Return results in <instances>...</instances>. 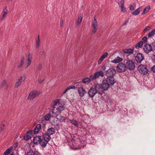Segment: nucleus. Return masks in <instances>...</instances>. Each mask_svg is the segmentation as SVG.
Here are the masks:
<instances>
[{"mask_svg": "<svg viewBox=\"0 0 155 155\" xmlns=\"http://www.w3.org/2000/svg\"><path fill=\"white\" fill-rule=\"evenodd\" d=\"M33 142L35 145H37L39 144L40 146L43 148H45L48 143L42 134L41 136L36 135L33 138Z\"/></svg>", "mask_w": 155, "mask_h": 155, "instance_id": "nucleus-1", "label": "nucleus"}, {"mask_svg": "<svg viewBox=\"0 0 155 155\" xmlns=\"http://www.w3.org/2000/svg\"><path fill=\"white\" fill-rule=\"evenodd\" d=\"M55 129L53 127H51L48 129L47 131L44 134L42 133L48 142L50 141L51 139L50 136L54 134L55 132Z\"/></svg>", "mask_w": 155, "mask_h": 155, "instance_id": "nucleus-2", "label": "nucleus"}, {"mask_svg": "<svg viewBox=\"0 0 155 155\" xmlns=\"http://www.w3.org/2000/svg\"><path fill=\"white\" fill-rule=\"evenodd\" d=\"M148 68V67L145 65L141 64L138 67V70L141 74L145 75L149 72Z\"/></svg>", "mask_w": 155, "mask_h": 155, "instance_id": "nucleus-3", "label": "nucleus"}, {"mask_svg": "<svg viewBox=\"0 0 155 155\" xmlns=\"http://www.w3.org/2000/svg\"><path fill=\"white\" fill-rule=\"evenodd\" d=\"M65 109V107L63 105H61L59 106L58 108L55 109H52L51 110L52 113L56 116H58Z\"/></svg>", "mask_w": 155, "mask_h": 155, "instance_id": "nucleus-4", "label": "nucleus"}, {"mask_svg": "<svg viewBox=\"0 0 155 155\" xmlns=\"http://www.w3.org/2000/svg\"><path fill=\"white\" fill-rule=\"evenodd\" d=\"M126 69L130 71L133 70L135 68V63L131 60H126L125 63Z\"/></svg>", "mask_w": 155, "mask_h": 155, "instance_id": "nucleus-5", "label": "nucleus"}, {"mask_svg": "<svg viewBox=\"0 0 155 155\" xmlns=\"http://www.w3.org/2000/svg\"><path fill=\"white\" fill-rule=\"evenodd\" d=\"M126 69L125 64L122 63L118 64L117 66V70L119 73L124 72Z\"/></svg>", "mask_w": 155, "mask_h": 155, "instance_id": "nucleus-6", "label": "nucleus"}, {"mask_svg": "<svg viewBox=\"0 0 155 155\" xmlns=\"http://www.w3.org/2000/svg\"><path fill=\"white\" fill-rule=\"evenodd\" d=\"M116 73L115 70L113 68H109L106 72V75L107 77H113Z\"/></svg>", "mask_w": 155, "mask_h": 155, "instance_id": "nucleus-7", "label": "nucleus"}, {"mask_svg": "<svg viewBox=\"0 0 155 155\" xmlns=\"http://www.w3.org/2000/svg\"><path fill=\"white\" fill-rule=\"evenodd\" d=\"M39 94L37 91L33 90L31 91L29 93L28 99L30 100H33L35 97Z\"/></svg>", "mask_w": 155, "mask_h": 155, "instance_id": "nucleus-8", "label": "nucleus"}, {"mask_svg": "<svg viewBox=\"0 0 155 155\" xmlns=\"http://www.w3.org/2000/svg\"><path fill=\"white\" fill-rule=\"evenodd\" d=\"M144 59V56L143 54L141 53H137L135 57V61L137 63H140Z\"/></svg>", "mask_w": 155, "mask_h": 155, "instance_id": "nucleus-9", "label": "nucleus"}, {"mask_svg": "<svg viewBox=\"0 0 155 155\" xmlns=\"http://www.w3.org/2000/svg\"><path fill=\"white\" fill-rule=\"evenodd\" d=\"M143 49L145 53L148 54L153 50V48L151 44H146L144 46Z\"/></svg>", "mask_w": 155, "mask_h": 155, "instance_id": "nucleus-10", "label": "nucleus"}, {"mask_svg": "<svg viewBox=\"0 0 155 155\" xmlns=\"http://www.w3.org/2000/svg\"><path fill=\"white\" fill-rule=\"evenodd\" d=\"M106 82L110 86H113L116 82L113 77H107L105 79Z\"/></svg>", "mask_w": 155, "mask_h": 155, "instance_id": "nucleus-11", "label": "nucleus"}, {"mask_svg": "<svg viewBox=\"0 0 155 155\" xmlns=\"http://www.w3.org/2000/svg\"><path fill=\"white\" fill-rule=\"evenodd\" d=\"M97 93L96 90L94 87L91 88L88 92L89 96L91 98L93 97Z\"/></svg>", "mask_w": 155, "mask_h": 155, "instance_id": "nucleus-12", "label": "nucleus"}, {"mask_svg": "<svg viewBox=\"0 0 155 155\" xmlns=\"http://www.w3.org/2000/svg\"><path fill=\"white\" fill-rule=\"evenodd\" d=\"M102 88L104 91H107L110 86V85L106 82L105 80H104L102 83Z\"/></svg>", "mask_w": 155, "mask_h": 155, "instance_id": "nucleus-13", "label": "nucleus"}, {"mask_svg": "<svg viewBox=\"0 0 155 155\" xmlns=\"http://www.w3.org/2000/svg\"><path fill=\"white\" fill-rule=\"evenodd\" d=\"M78 92L81 97H83L86 94V91L82 87H78Z\"/></svg>", "mask_w": 155, "mask_h": 155, "instance_id": "nucleus-14", "label": "nucleus"}, {"mask_svg": "<svg viewBox=\"0 0 155 155\" xmlns=\"http://www.w3.org/2000/svg\"><path fill=\"white\" fill-rule=\"evenodd\" d=\"M51 117V113L46 114L42 118L41 120V121L43 122L44 121L49 120Z\"/></svg>", "mask_w": 155, "mask_h": 155, "instance_id": "nucleus-15", "label": "nucleus"}, {"mask_svg": "<svg viewBox=\"0 0 155 155\" xmlns=\"http://www.w3.org/2000/svg\"><path fill=\"white\" fill-rule=\"evenodd\" d=\"M8 13V10L7 9V6H5V8H4L2 12V15L1 18V21H3L6 17V15Z\"/></svg>", "mask_w": 155, "mask_h": 155, "instance_id": "nucleus-16", "label": "nucleus"}, {"mask_svg": "<svg viewBox=\"0 0 155 155\" xmlns=\"http://www.w3.org/2000/svg\"><path fill=\"white\" fill-rule=\"evenodd\" d=\"M134 49L133 48H125L123 50V52L125 54H132L134 52Z\"/></svg>", "mask_w": 155, "mask_h": 155, "instance_id": "nucleus-17", "label": "nucleus"}, {"mask_svg": "<svg viewBox=\"0 0 155 155\" xmlns=\"http://www.w3.org/2000/svg\"><path fill=\"white\" fill-rule=\"evenodd\" d=\"M104 73L103 72L101 71H99L96 72L95 73V78H97L100 76L101 77H103L104 76Z\"/></svg>", "mask_w": 155, "mask_h": 155, "instance_id": "nucleus-18", "label": "nucleus"}, {"mask_svg": "<svg viewBox=\"0 0 155 155\" xmlns=\"http://www.w3.org/2000/svg\"><path fill=\"white\" fill-rule=\"evenodd\" d=\"M123 59L122 58L118 56L114 60L111 61V62L114 63H117L122 61Z\"/></svg>", "mask_w": 155, "mask_h": 155, "instance_id": "nucleus-19", "label": "nucleus"}, {"mask_svg": "<svg viewBox=\"0 0 155 155\" xmlns=\"http://www.w3.org/2000/svg\"><path fill=\"white\" fill-rule=\"evenodd\" d=\"M108 54L107 52L104 53L100 57L99 60L98 61V64H100L101 62L104 60V59L107 57Z\"/></svg>", "mask_w": 155, "mask_h": 155, "instance_id": "nucleus-20", "label": "nucleus"}, {"mask_svg": "<svg viewBox=\"0 0 155 155\" xmlns=\"http://www.w3.org/2000/svg\"><path fill=\"white\" fill-rule=\"evenodd\" d=\"M59 99H55L51 103V107H52V109H54V108L55 109L56 107H54L59 102Z\"/></svg>", "mask_w": 155, "mask_h": 155, "instance_id": "nucleus-21", "label": "nucleus"}, {"mask_svg": "<svg viewBox=\"0 0 155 155\" xmlns=\"http://www.w3.org/2000/svg\"><path fill=\"white\" fill-rule=\"evenodd\" d=\"M41 125L40 124H38L35 128L34 131L35 134L37 133L41 130Z\"/></svg>", "mask_w": 155, "mask_h": 155, "instance_id": "nucleus-22", "label": "nucleus"}, {"mask_svg": "<svg viewBox=\"0 0 155 155\" xmlns=\"http://www.w3.org/2000/svg\"><path fill=\"white\" fill-rule=\"evenodd\" d=\"M70 123L78 127L79 124V122L77 121L76 120L74 119L70 120H69Z\"/></svg>", "mask_w": 155, "mask_h": 155, "instance_id": "nucleus-23", "label": "nucleus"}, {"mask_svg": "<svg viewBox=\"0 0 155 155\" xmlns=\"http://www.w3.org/2000/svg\"><path fill=\"white\" fill-rule=\"evenodd\" d=\"M24 57H23L21 58L20 62L18 63L17 66L18 68H21L22 65L24 63Z\"/></svg>", "mask_w": 155, "mask_h": 155, "instance_id": "nucleus-24", "label": "nucleus"}, {"mask_svg": "<svg viewBox=\"0 0 155 155\" xmlns=\"http://www.w3.org/2000/svg\"><path fill=\"white\" fill-rule=\"evenodd\" d=\"M12 147H10L9 148L7 149L6 151L4 152L3 154L4 155H8V154L10 153L13 149Z\"/></svg>", "mask_w": 155, "mask_h": 155, "instance_id": "nucleus-25", "label": "nucleus"}, {"mask_svg": "<svg viewBox=\"0 0 155 155\" xmlns=\"http://www.w3.org/2000/svg\"><path fill=\"white\" fill-rule=\"evenodd\" d=\"M91 79L88 78H86L82 79V82L84 84L88 83L91 82Z\"/></svg>", "mask_w": 155, "mask_h": 155, "instance_id": "nucleus-26", "label": "nucleus"}, {"mask_svg": "<svg viewBox=\"0 0 155 155\" xmlns=\"http://www.w3.org/2000/svg\"><path fill=\"white\" fill-rule=\"evenodd\" d=\"M33 153V155H42L41 154L39 153L37 151H35L34 152H33V150H30L28 153V154L30 155L32 154Z\"/></svg>", "mask_w": 155, "mask_h": 155, "instance_id": "nucleus-27", "label": "nucleus"}, {"mask_svg": "<svg viewBox=\"0 0 155 155\" xmlns=\"http://www.w3.org/2000/svg\"><path fill=\"white\" fill-rule=\"evenodd\" d=\"M31 58L30 57V53L28 55V58L27 60V63L26 64V67H25V68H27L31 64V61L30 60Z\"/></svg>", "mask_w": 155, "mask_h": 155, "instance_id": "nucleus-28", "label": "nucleus"}, {"mask_svg": "<svg viewBox=\"0 0 155 155\" xmlns=\"http://www.w3.org/2000/svg\"><path fill=\"white\" fill-rule=\"evenodd\" d=\"M143 44V42L142 41H141L137 43L135 45V47L136 48H141Z\"/></svg>", "mask_w": 155, "mask_h": 155, "instance_id": "nucleus-29", "label": "nucleus"}, {"mask_svg": "<svg viewBox=\"0 0 155 155\" xmlns=\"http://www.w3.org/2000/svg\"><path fill=\"white\" fill-rule=\"evenodd\" d=\"M75 88V87L74 85L68 87L64 91L62 94H65L68 90H70V89H74Z\"/></svg>", "mask_w": 155, "mask_h": 155, "instance_id": "nucleus-30", "label": "nucleus"}, {"mask_svg": "<svg viewBox=\"0 0 155 155\" xmlns=\"http://www.w3.org/2000/svg\"><path fill=\"white\" fill-rule=\"evenodd\" d=\"M6 123V121L5 120H3L1 122V131L3 130Z\"/></svg>", "mask_w": 155, "mask_h": 155, "instance_id": "nucleus-31", "label": "nucleus"}, {"mask_svg": "<svg viewBox=\"0 0 155 155\" xmlns=\"http://www.w3.org/2000/svg\"><path fill=\"white\" fill-rule=\"evenodd\" d=\"M94 88L97 91L100 89H102V84H97L95 85Z\"/></svg>", "mask_w": 155, "mask_h": 155, "instance_id": "nucleus-32", "label": "nucleus"}, {"mask_svg": "<svg viewBox=\"0 0 155 155\" xmlns=\"http://www.w3.org/2000/svg\"><path fill=\"white\" fill-rule=\"evenodd\" d=\"M150 9V5L146 7L143 10L142 15H144L145 13H147Z\"/></svg>", "mask_w": 155, "mask_h": 155, "instance_id": "nucleus-33", "label": "nucleus"}, {"mask_svg": "<svg viewBox=\"0 0 155 155\" xmlns=\"http://www.w3.org/2000/svg\"><path fill=\"white\" fill-rule=\"evenodd\" d=\"M140 12V9L139 8L133 12L132 13V14L134 15H137L139 14Z\"/></svg>", "mask_w": 155, "mask_h": 155, "instance_id": "nucleus-34", "label": "nucleus"}, {"mask_svg": "<svg viewBox=\"0 0 155 155\" xmlns=\"http://www.w3.org/2000/svg\"><path fill=\"white\" fill-rule=\"evenodd\" d=\"M155 34V29H153L150 32H149L148 35L149 37H152Z\"/></svg>", "mask_w": 155, "mask_h": 155, "instance_id": "nucleus-35", "label": "nucleus"}, {"mask_svg": "<svg viewBox=\"0 0 155 155\" xmlns=\"http://www.w3.org/2000/svg\"><path fill=\"white\" fill-rule=\"evenodd\" d=\"M82 17L81 15H80L78 17V18L77 21V25L79 24L81 22L82 20Z\"/></svg>", "mask_w": 155, "mask_h": 155, "instance_id": "nucleus-36", "label": "nucleus"}, {"mask_svg": "<svg viewBox=\"0 0 155 155\" xmlns=\"http://www.w3.org/2000/svg\"><path fill=\"white\" fill-rule=\"evenodd\" d=\"M40 41L39 39V36L38 35V39L36 41V47L37 48H38L39 46Z\"/></svg>", "mask_w": 155, "mask_h": 155, "instance_id": "nucleus-37", "label": "nucleus"}, {"mask_svg": "<svg viewBox=\"0 0 155 155\" xmlns=\"http://www.w3.org/2000/svg\"><path fill=\"white\" fill-rule=\"evenodd\" d=\"M24 138L25 140H28L31 139V137L30 135L27 134V135L24 136Z\"/></svg>", "mask_w": 155, "mask_h": 155, "instance_id": "nucleus-38", "label": "nucleus"}, {"mask_svg": "<svg viewBox=\"0 0 155 155\" xmlns=\"http://www.w3.org/2000/svg\"><path fill=\"white\" fill-rule=\"evenodd\" d=\"M97 93L101 95H102L104 93V90L103 89H100L97 91Z\"/></svg>", "mask_w": 155, "mask_h": 155, "instance_id": "nucleus-39", "label": "nucleus"}, {"mask_svg": "<svg viewBox=\"0 0 155 155\" xmlns=\"http://www.w3.org/2000/svg\"><path fill=\"white\" fill-rule=\"evenodd\" d=\"M25 79V76L21 77L20 78L18 79V81H21V83L24 81Z\"/></svg>", "mask_w": 155, "mask_h": 155, "instance_id": "nucleus-40", "label": "nucleus"}, {"mask_svg": "<svg viewBox=\"0 0 155 155\" xmlns=\"http://www.w3.org/2000/svg\"><path fill=\"white\" fill-rule=\"evenodd\" d=\"M21 81H19L18 80V81L16 82L15 84V87H19L21 84Z\"/></svg>", "mask_w": 155, "mask_h": 155, "instance_id": "nucleus-41", "label": "nucleus"}, {"mask_svg": "<svg viewBox=\"0 0 155 155\" xmlns=\"http://www.w3.org/2000/svg\"><path fill=\"white\" fill-rule=\"evenodd\" d=\"M143 42V43H146L147 41V36H145L142 38V41Z\"/></svg>", "mask_w": 155, "mask_h": 155, "instance_id": "nucleus-42", "label": "nucleus"}, {"mask_svg": "<svg viewBox=\"0 0 155 155\" xmlns=\"http://www.w3.org/2000/svg\"><path fill=\"white\" fill-rule=\"evenodd\" d=\"M120 7L121 11L124 12H125L126 11V8L125 7H124V5H123V7H122V5H121Z\"/></svg>", "mask_w": 155, "mask_h": 155, "instance_id": "nucleus-43", "label": "nucleus"}, {"mask_svg": "<svg viewBox=\"0 0 155 155\" xmlns=\"http://www.w3.org/2000/svg\"><path fill=\"white\" fill-rule=\"evenodd\" d=\"M95 76V74H94V75H91L90 76V78L91 79V80H93L94 79H96L97 78H95L94 77Z\"/></svg>", "mask_w": 155, "mask_h": 155, "instance_id": "nucleus-44", "label": "nucleus"}, {"mask_svg": "<svg viewBox=\"0 0 155 155\" xmlns=\"http://www.w3.org/2000/svg\"><path fill=\"white\" fill-rule=\"evenodd\" d=\"M60 120L61 122H63L65 120V117L63 116H60Z\"/></svg>", "mask_w": 155, "mask_h": 155, "instance_id": "nucleus-45", "label": "nucleus"}, {"mask_svg": "<svg viewBox=\"0 0 155 155\" xmlns=\"http://www.w3.org/2000/svg\"><path fill=\"white\" fill-rule=\"evenodd\" d=\"M34 133V132L32 130H29L27 132V134L29 135H32Z\"/></svg>", "mask_w": 155, "mask_h": 155, "instance_id": "nucleus-46", "label": "nucleus"}, {"mask_svg": "<svg viewBox=\"0 0 155 155\" xmlns=\"http://www.w3.org/2000/svg\"><path fill=\"white\" fill-rule=\"evenodd\" d=\"M42 66L41 64H39L38 66V70L40 71L41 70V68H42Z\"/></svg>", "mask_w": 155, "mask_h": 155, "instance_id": "nucleus-47", "label": "nucleus"}, {"mask_svg": "<svg viewBox=\"0 0 155 155\" xmlns=\"http://www.w3.org/2000/svg\"><path fill=\"white\" fill-rule=\"evenodd\" d=\"M40 54L41 55H45V52L44 50H42L41 51Z\"/></svg>", "mask_w": 155, "mask_h": 155, "instance_id": "nucleus-48", "label": "nucleus"}, {"mask_svg": "<svg viewBox=\"0 0 155 155\" xmlns=\"http://www.w3.org/2000/svg\"><path fill=\"white\" fill-rule=\"evenodd\" d=\"M150 27H149V26H147V27H146L144 29V31H148L149 30H150Z\"/></svg>", "mask_w": 155, "mask_h": 155, "instance_id": "nucleus-49", "label": "nucleus"}, {"mask_svg": "<svg viewBox=\"0 0 155 155\" xmlns=\"http://www.w3.org/2000/svg\"><path fill=\"white\" fill-rule=\"evenodd\" d=\"M97 24V21L96 19V18H94V20L93 21L92 25Z\"/></svg>", "mask_w": 155, "mask_h": 155, "instance_id": "nucleus-50", "label": "nucleus"}, {"mask_svg": "<svg viewBox=\"0 0 155 155\" xmlns=\"http://www.w3.org/2000/svg\"><path fill=\"white\" fill-rule=\"evenodd\" d=\"M45 80V79H38V83H41L43 82Z\"/></svg>", "mask_w": 155, "mask_h": 155, "instance_id": "nucleus-51", "label": "nucleus"}, {"mask_svg": "<svg viewBox=\"0 0 155 155\" xmlns=\"http://www.w3.org/2000/svg\"><path fill=\"white\" fill-rule=\"evenodd\" d=\"M135 8L133 5H131L130 7V9L131 10H134Z\"/></svg>", "mask_w": 155, "mask_h": 155, "instance_id": "nucleus-52", "label": "nucleus"}, {"mask_svg": "<svg viewBox=\"0 0 155 155\" xmlns=\"http://www.w3.org/2000/svg\"><path fill=\"white\" fill-rule=\"evenodd\" d=\"M128 20H127L126 21H125V22L122 24V25H121V26L122 27H123V26H124L125 25H126V24L128 22Z\"/></svg>", "mask_w": 155, "mask_h": 155, "instance_id": "nucleus-53", "label": "nucleus"}, {"mask_svg": "<svg viewBox=\"0 0 155 155\" xmlns=\"http://www.w3.org/2000/svg\"><path fill=\"white\" fill-rule=\"evenodd\" d=\"M9 155H19V154L17 152H13Z\"/></svg>", "mask_w": 155, "mask_h": 155, "instance_id": "nucleus-54", "label": "nucleus"}, {"mask_svg": "<svg viewBox=\"0 0 155 155\" xmlns=\"http://www.w3.org/2000/svg\"><path fill=\"white\" fill-rule=\"evenodd\" d=\"M14 148L16 149L17 147L18 146V143L16 142V143H15L14 144Z\"/></svg>", "mask_w": 155, "mask_h": 155, "instance_id": "nucleus-55", "label": "nucleus"}, {"mask_svg": "<svg viewBox=\"0 0 155 155\" xmlns=\"http://www.w3.org/2000/svg\"><path fill=\"white\" fill-rule=\"evenodd\" d=\"M120 3H121V5H122V7H123V5H124V0H121L120 2Z\"/></svg>", "mask_w": 155, "mask_h": 155, "instance_id": "nucleus-56", "label": "nucleus"}, {"mask_svg": "<svg viewBox=\"0 0 155 155\" xmlns=\"http://www.w3.org/2000/svg\"><path fill=\"white\" fill-rule=\"evenodd\" d=\"M97 28H93V29L92 31V33H94L96 31Z\"/></svg>", "mask_w": 155, "mask_h": 155, "instance_id": "nucleus-57", "label": "nucleus"}, {"mask_svg": "<svg viewBox=\"0 0 155 155\" xmlns=\"http://www.w3.org/2000/svg\"><path fill=\"white\" fill-rule=\"evenodd\" d=\"M6 83V81L5 80H4L2 83V86L4 85Z\"/></svg>", "mask_w": 155, "mask_h": 155, "instance_id": "nucleus-58", "label": "nucleus"}, {"mask_svg": "<svg viewBox=\"0 0 155 155\" xmlns=\"http://www.w3.org/2000/svg\"><path fill=\"white\" fill-rule=\"evenodd\" d=\"M151 45H152V46H153V48H155V41H153V42H152L151 44Z\"/></svg>", "mask_w": 155, "mask_h": 155, "instance_id": "nucleus-59", "label": "nucleus"}, {"mask_svg": "<svg viewBox=\"0 0 155 155\" xmlns=\"http://www.w3.org/2000/svg\"><path fill=\"white\" fill-rule=\"evenodd\" d=\"M92 26L93 27V28H97V24L92 25Z\"/></svg>", "mask_w": 155, "mask_h": 155, "instance_id": "nucleus-60", "label": "nucleus"}, {"mask_svg": "<svg viewBox=\"0 0 155 155\" xmlns=\"http://www.w3.org/2000/svg\"><path fill=\"white\" fill-rule=\"evenodd\" d=\"M102 69L103 71H105L106 69V66L105 65H104L102 67Z\"/></svg>", "mask_w": 155, "mask_h": 155, "instance_id": "nucleus-61", "label": "nucleus"}, {"mask_svg": "<svg viewBox=\"0 0 155 155\" xmlns=\"http://www.w3.org/2000/svg\"><path fill=\"white\" fill-rule=\"evenodd\" d=\"M63 25V21L61 20L60 21V25L61 27H62Z\"/></svg>", "mask_w": 155, "mask_h": 155, "instance_id": "nucleus-62", "label": "nucleus"}, {"mask_svg": "<svg viewBox=\"0 0 155 155\" xmlns=\"http://www.w3.org/2000/svg\"><path fill=\"white\" fill-rule=\"evenodd\" d=\"M152 70L153 72L155 73V65L152 68Z\"/></svg>", "mask_w": 155, "mask_h": 155, "instance_id": "nucleus-63", "label": "nucleus"}, {"mask_svg": "<svg viewBox=\"0 0 155 155\" xmlns=\"http://www.w3.org/2000/svg\"><path fill=\"white\" fill-rule=\"evenodd\" d=\"M52 125L54 126H55L56 125L55 124H54V123H52Z\"/></svg>", "mask_w": 155, "mask_h": 155, "instance_id": "nucleus-64", "label": "nucleus"}]
</instances>
